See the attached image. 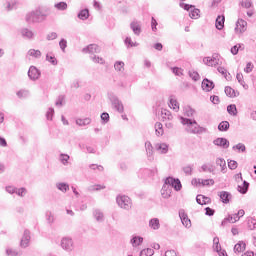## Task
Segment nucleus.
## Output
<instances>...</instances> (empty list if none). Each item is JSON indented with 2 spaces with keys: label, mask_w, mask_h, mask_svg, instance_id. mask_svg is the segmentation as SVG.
I'll return each mask as SVG.
<instances>
[{
  "label": "nucleus",
  "mask_w": 256,
  "mask_h": 256,
  "mask_svg": "<svg viewBox=\"0 0 256 256\" xmlns=\"http://www.w3.org/2000/svg\"><path fill=\"white\" fill-rule=\"evenodd\" d=\"M185 175H193V165H187L182 168Z\"/></svg>",
  "instance_id": "nucleus-51"
},
{
  "label": "nucleus",
  "mask_w": 256,
  "mask_h": 256,
  "mask_svg": "<svg viewBox=\"0 0 256 256\" xmlns=\"http://www.w3.org/2000/svg\"><path fill=\"white\" fill-rule=\"evenodd\" d=\"M60 49L65 53V49H67V40L61 39L59 42Z\"/></svg>",
  "instance_id": "nucleus-61"
},
{
  "label": "nucleus",
  "mask_w": 256,
  "mask_h": 256,
  "mask_svg": "<svg viewBox=\"0 0 256 256\" xmlns=\"http://www.w3.org/2000/svg\"><path fill=\"white\" fill-rule=\"evenodd\" d=\"M235 31H239V33H245L247 31V21L243 19H238L236 22Z\"/></svg>",
  "instance_id": "nucleus-12"
},
{
  "label": "nucleus",
  "mask_w": 256,
  "mask_h": 256,
  "mask_svg": "<svg viewBox=\"0 0 256 256\" xmlns=\"http://www.w3.org/2000/svg\"><path fill=\"white\" fill-rule=\"evenodd\" d=\"M238 191L239 193H242V195H245V193L249 191V182L244 180L242 186L238 185Z\"/></svg>",
  "instance_id": "nucleus-29"
},
{
  "label": "nucleus",
  "mask_w": 256,
  "mask_h": 256,
  "mask_svg": "<svg viewBox=\"0 0 256 256\" xmlns=\"http://www.w3.org/2000/svg\"><path fill=\"white\" fill-rule=\"evenodd\" d=\"M91 124L90 118H84V119H77L76 125H79V127H85L87 125Z\"/></svg>",
  "instance_id": "nucleus-33"
},
{
  "label": "nucleus",
  "mask_w": 256,
  "mask_h": 256,
  "mask_svg": "<svg viewBox=\"0 0 256 256\" xmlns=\"http://www.w3.org/2000/svg\"><path fill=\"white\" fill-rule=\"evenodd\" d=\"M28 96H29V92L27 90H20L17 92V97H19V99H23Z\"/></svg>",
  "instance_id": "nucleus-58"
},
{
  "label": "nucleus",
  "mask_w": 256,
  "mask_h": 256,
  "mask_svg": "<svg viewBox=\"0 0 256 256\" xmlns=\"http://www.w3.org/2000/svg\"><path fill=\"white\" fill-rule=\"evenodd\" d=\"M170 107H172L174 111H179V102H177V100H175L174 98H171Z\"/></svg>",
  "instance_id": "nucleus-49"
},
{
  "label": "nucleus",
  "mask_w": 256,
  "mask_h": 256,
  "mask_svg": "<svg viewBox=\"0 0 256 256\" xmlns=\"http://www.w3.org/2000/svg\"><path fill=\"white\" fill-rule=\"evenodd\" d=\"M28 77L31 79V81H37V79L41 77V71H39L37 67L31 66L28 70Z\"/></svg>",
  "instance_id": "nucleus-7"
},
{
  "label": "nucleus",
  "mask_w": 256,
  "mask_h": 256,
  "mask_svg": "<svg viewBox=\"0 0 256 256\" xmlns=\"http://www.w3.org/2000/svg\"><path fill=\"white\" fill-rule=\"evenodd\" d=\"M29 241H31V232L29 230H25L20 242V247L27 249V247H29Z\"/></svg>",
  "instance_id": "nucleus-9"
},
{
  "label": "nucleus",
  "mask_w": 256,
  "mask_h": 256,
  "mask_svg": "<svg viewBox=\"0 0 256 256\" xmlns=\"http://www.w3.org/2000/svg\"><path fill=\"white\" fill-rule=\"evenodd\" d=\"M56 187L59 191H61L62 193H67L69 191V184L65 183V182H60L56 184Z\"/></svg>",
  "instance_id": "nucleus-28"
},
{
  "label": "nucleus",
  "mask_w": 256,
  "mask_h": 256,
  "mask_svg": "<svg viewBox=\"0 0 256 256\" xmlns=\"http://www.w3.org/2000/svg\"><path fill=\"white\" fill-rule=\"evenodd\" d=\"M155 133L157 137H161V135H163V124L160 122H156L155 124Z\"/></svg>",
  "instance_id": "nucleus-36"
},
{
  "label": "nucleus",
  "mask_w": 256,
  "mask_h": 256,
  "mask_svg": "<svg viewBox=\"0 0 256 256\" xmlns=\"http://www.w3.org/2000/svg\"><path fill=\"white\" fill-rule=\"evenodd\" d=\"M90 59L93 61V63H99L100 65H104L105 64V60L99 56H90Z\"/></svg>",
  "instance_id": "nucleus-47"
},
{
  "label": "nucleus",
  "mask_w": 256,
  "mask_h": 256,
  "mask_svg": "<svg viewBox=\"0 0 256 256\" xmlns=\"http://www.w3.org/2000/svg\"><path fill=\"white\" fill-rule=\"evenodd\" d=\"M130 28L132 29L134 35H141V24L137 21H133L130 23Z\"/></svg>",
  "instance_id": "nucleus-19"
},
{
  "label": "nucleus",
  "mask_w": 256,
  "mask_h": 256,
  "mask_svg": "<svg viewBox=\"0 0 256 256\" xmlns=\"http://www.w3.org/2000/svg\"><path fill=\"white\" fill-rule=\"evenodd\" d=\"M189 77L192 78V81H199V79H201L197 71H189Z\"/></svg>",
  "instance_id": "nucleus-52"
},
{
  "label": "nucleus",
  "mask_w": 256,
  "mask_h": 256,
  "mask_svg": "<svg viewBox=\"0 0 256 256\" xmlns=\"http://www.w3.org/2000/svg\"><path fill=\"white\" fill-rule=\"evenodd\" d=\"M229 127H230V124H229L228 121H222L218 125V130H220V131H229Z\"/></svg>",
  "instance_id": "nucleus-40"
},
{
  "label": "nucleus",
  "mask_w": 256,
  "mask_h": 256,
  "mask_svg": "<svg viewBox=\"0 0 256 256\" xmlns=\"http://www.w3.org/2000/svg\"><path fill=\"white\" fill-rule=\"evenodd\" d=\"M201 169L204 173H212V175H215V166L212 164H203L201 166Z\"/></svg>",
  "instance_id": "nucleus-25"
},
{
  "label": "nucleus",
  "mask_w": 256,
  "mask_h": 256,
  "mask_svg": "<svg viewBox=\"0 0 256 256\" xmlns=\"http://www.w3.org/2000/svg\"><path fill=\"white\" fill-rule=\"evenodd\" d=\"M46 61H49L51 65H57V58H55V56H50L49 54H47Z\"/></svg>",
  "instance_id": "nucleus-60"
},
{
  "label": "nucleus",
  "mask_w": 256,
  "mask_h": 256,
  "mask_svg": "<svg viewBox=\"0 0 256 256\" xmlns=\"http://www.w3.org/2000/svg\"><path fill=\"white\" fill-rule=\"evenodd\" d=\"M22 37H25V39H33V31L23 28L21 31Z\"/></svg>",
  "instance_id": "nucleus-34"
},
{
  "label": "nucleus",
  "mask_w": 256,
  "mask_h": 256,
  "mask_svg": "<svg viewBox=\"0 0 256 256\" xmlns=\"http://www.w3.org/2000/svg\"><path fill=\"white\" fill-rule=\"evenodd\" d=\"M116 203L118 207L121 209H125L126 211L131 210V207H133V202L131 201V198L126 195L117 196Z\"/></svg>",
  "instance_id": "nucleus-3"
},
{
  "label": "nucleus",
  "mask_w": 256,
  "mask_h": 256,
  "mask_svg": "<svg viewBox=\"0 0 256 256\" xmlns=\"http://www.w3.org/2000/svg\"><path fill=\"white\" fill-rule=\"evenodd\" d=\"M213 249L216 253H219V249H221V244L219 243V237H214L213 239Z\"/></svg>",
  "instance_id": "nucleus-42"
},
{
  "label": "nucleus",
  "mask_w": 256,
  "mask_h": 256,
  "mask_svg": "<svg viewBox=\"0 0 256 256\" xmlns=\"http://www.w3.org/2000/svg\"><path fill=\"white\" fill-rule=\"evenodd\" d=\"M111 103H112L114 109H116V111H118V113H123V111H125V108L123 107V102H121V100H119V98L117 96H113L111 98Z\"/></svg>",
  "instance_id": "nucleus-8"
},
{
  "label": "nucleus",
  "mask_w": 256,
  "mask_h": 256,
  "mask_svg": "<svg viewBox=\"0 0 256 256\" xmlns=\"http://www.w3.org/2000/svg\"><path fill=\"white\" fill-rule=\"evenodd\" d=\"M172 73H174V75H177L178 77H181V75H183V69L179 68V67H173L171 68Z\"/></svg>",
  "instance_id": "nucleus-57"
},
{
  "label": "nucleus",
  "mask_w": 256,
  "mask_h": 256,
  "mask_svg": "<svg viewBox=\"0 0 256 256\" xmlns=\"http://www.w3.org/2000/svg\"><path fill=\"white\" fill-rule=\"evenodd\" d=\"M225 94L227 97H230L231 99H234V97H239V92L235 91L231 86L225 87Z\"/></svg>",
  "instance_id": "nucleus-20"
},
{
  "label": "nucleus",
  "mask_w": 256,
  "mask_h": 256,
  "mask_svg": "<svg viewBox=\"0 0 256 256\" xmlns=\"http://www.w3.org/2000/svg\"><path fill=\"white\" fill-rule=\"evenodd\" d=\"M78 19H81V21H86V19H89V9L85 8L81 10L78 13Z\"/></svg>",
  "instance_id": "nucleus-27"
},
{
  "label": "nucleus",
  "mask_w": 256,
  "mask_h": 256,
  "mask_svg": "<svg viewBox=\"0 0 256 256\" xmlns=\"http://www.w3.org/2000/svg\"><path fill=\"white\" fill-rule=\"evenodd\" d=\"M60 245H61V248L64 251H67L68 253H71V251H73V249L75 248L73 238H71V237H63L61 239Z\"/></svg>",
  "instance_id": "nucleus-5"
},
{
  "label": "nucleus",
  "mask_w": 256,
  "mask_h": 256,
  "mask_svg": "<svg viewBox=\"0 0 256 256\" xmlns=\"http://www.w3.org/2000/svg\"><path fill=\"white\" fill-rule=\"evenodd\" d=\"M165 181L166 185H169L171 189L176 191H181V189H183V185L181 184V180H179V178L169 176L165 179Z\"/></svg>",
  "instance_id": "nucleus-4"
},
{
  "label": "nucleus",
  "mask_w": 256,
  "mask_h": 256,
  "mask_svg": "<svg viewBox=\"0 0 256 256\" xmlns=\"http://www.w3.org/2000/svg\"><path fill=\"white\" fill-rule=\"evenodd\" d=\"M157 25H158V23H157V20L155 19V17H152L151 18V28H152V31H157Z\"/></svg>",
  "instance_id": "nucleus-63"
},
{
  "label": "nucleus",
  "mask_w": 256,
  "mask_h": 256,
  "mask_svg": "<svg viewBox=\"0 0 256 256\" xmlns=\"http://www.w3.org/2000/svg\"><path fill=\"white\" fill-rule=\"evenodd\" d=\"M171 193H173V189L169 184H167V181L165 180L164 185L161 189V195L163 199H169V197H171Z\"/></svg>",
  "instance_id": "nucleus-10"
},
{
  "label": "nucleus",
  "mask_w": 256,
  "mask_h": 256,
  "mask_svg": "<svg viewBox=\"0 0 256 256\" xmlns=\"http://www.w3.org/2000/svg\"><path fill=\"white\" fill-rule=\"evenodd\" d=\"M241 47H243V44H236L230 49V52L232 53V55H237Z\"/></svg>",
  "instance_id": "nucleus-54"
},
{
  "label": "nucleus",
  "mask_w": 256,
  "mask_h": 256,
  "mask_svg": "<svg viewBox=\"0 0 256 256\" xmlns=\"http://www.w3.org/2000/svg\"><path fill=\"white\" fill-rule=\"evenodd\" d=\"M92 215L98 223H103V221H105V214L101 209H94Z\"/></svg>",
  "instance_id": "nucleus-15"
},
{
  "label": "nucleus",
  "mask_w": 256,
  "mask_h": 256,
  "mask_svg": "<svg viewBox=\"0 0 256 256\" xmlns=\"http://www.w3.org/2000/svg\"><path fill=\"white\" fill-rule=\"evenodd\" d=\"M215 27L218 29V31H222V29L225 27V15L217 16Z\"/></svg>",
  "instance_id": "nucleus-17"
},
{
  "label": "nucleus",
  "mask_w": 256,
  "mask_h": 256,
  "mask_svg": "<svg viewBox=\"0 0 256 256\" xmlns=\"http://www.w3.org/2000/svg\"><path fill=\"white\" fill-rule=\"evenodd\" d=\"M240 217L237 216V214H233V215H229L227 218H225L221 225L223 227H225V225H227V223H237V221H239Z\"/></svg>",
  "instance_id": "nucleus-18"
},
{
  "label": "nucleus",
  "mask_w": 256,
  "mask_h": 256,
  "mask_svg": "<svg viewBox=\"0 0 256 256\" xmlns=\"http://www.w3.org/2000/svg\"><path fill=\"white\" fill-rule=\"evenodd\" d=\"M252 5L251 0H242L241 2V6L244 7V9H251Z\"/></svg>",
  "instance_id": "nucleus-59"
},
{
  "label": "nucleus",
  "mask_w": 256,
  "mask_h": 256,
  "mask_svg": "<svg viewBox=\"0 0 256 256\" xmlns=\"http://www.w3.org/2000/svg\"><path fill=\"white\" fill-rule=\"evenodd\" d=\"M145 149H146L148 160L153 161V145L149 141L145 143Z\"/></svg>",
  "instance_id": "nucleus-21"
},
{
  "label": "nucleus",
  "mask_w": 256,
  "mask_h": 256,
  "mask_svg": "<svg viewBox=\"0 0 256 256\" xmlns=\"http://www.w3.org/2000/svg\"><path fill=\"white\" fill-rule=\"evenodd\" d=\"M156 151H160V153L165 155L169 151V145L166 143L156 144Z\"/></svg>",
  "instance_id": "nucleus-24"
},
{
  "label": "nucleus",
  "mask_w": 256,
  "mask_h": 256,
  "mask_svg": "<svg viewBox=\"0 0 256 256\" xmlns=\"http://www.w3.org/2000/svg\"><path fill=\"white\" fill-rule=\"evenodd\" d=\"M125 63L123 61H117L114 64V69L115 71H124Z\"/></svg>",
  "instance_id": "nucleus-46"
},
{
  "label": "nucleus",
  "mask_w": 256,
  "mask_h": 256,
  "mask_svg": "<svg viewBox=\"0 0 256 256\" xmlns=\"http://www.w3.org/2000/svg\"><path fill=\"white\" fill-rule=\"evenodd\" d=\"M16 195H18V197H25V195H27V188L22 187L17 189L16 188Z\"/></svg>",
  "instance_id": "nucleus-50"
},
{
  "label": "nucleus",
  "mask_w": 256,
  "mask_h": 256,
  "mask_svg": "<svg viewBox=\"0 0 256 256\" xmlns=\"http://www.w3.org/2000/svg\"><path fill=\"white\" fill-rule=\"evenodd\" d=\"M202 89H203V91H206V92L213 91V89H215V83H213V81L205 78L202 81Z\"/></svg>",
  "instance_id": "nucleus-14"
},
{
  "label": "nucleus",
  "mask_w": 256,
  "mask_h": 256,
  "mask_svg": "<svg viewBox=\"0 0 256 256\" xmlns=\"http://www.w3.org/2000/svg\"><path fill=\"white\" fill-rule=\"evenodd\" d=\"M228 167H229V169H231V170L237 169V161H235V160H230V161L228 162Z\"/></svg>",
  "instance_id": "nucleus-64"
},
{
  "label": "nucleus",
  "mask_w": 256,
  "mask_h": 256,
  "mask_svg": "<svg viewBox=\"0 0 256 256\" xmlns=\"http://www.w3.org/2000/svg\"><path fill=\"white\" fill-rule=\"evenodd\" d=\"M58 11H67V2H58L54 5Z\"/></svg>",
  "instance_id": "nucleus-37"
},
{
  "label": "nucleus",
  "mask_w": 256,
  "mask_h": 256,
  "mask_svg": "<svg viewBox=\"0 0 256 256\" xmlns=\"http://www.w3.org/2000/svg\"><path fill=\"white\" fill-rule=\"evenodd\" d=\"M180 121L182 125H186V131L188 133H192V135H203V133H207V128L201 127L197 120H192L185 117H180Z\"/></svg>",
  "instance_id": "nucleus-1"
},
{
  "label": "nucleus",
  "mask_w": 256,
  "mask_h": 256,
  "mask_svg": "<svg viewBox=\"0 0 256 256\" xmlns=\"http://www.w3.org/2000/svg\"><path fill=\"white\" fill-rule=\"evenodd\" d=\"M82 53H101V48L97 44H90L82 49Z\"/></svg>",
  "instance_id": "nucleus-13"
},
{
  "label": "nucleus",
  "mask_w": 256,
  "mask_h": 256,
  "mask_svg": "<svg viewBox=\"0 0 256 256\" xmlns=\"http://www.w3.org/2000/svg\"><path fill=\"white\" fill-rule=\"evenodd\" d=\"M218 196L220 197L222 203L226 205L231 201V199H233V195H231V192L228 191H221L218 193Z\"/></svg>",
  "instance_id": "nucleus-11"
},
{
  "label": "nucleus",
  "mask_w": 256,
  "mask_h": 256,
  "mask_svg": "<svg viewBox=\"0 0 256 256\" xmlns=\"http://www.w3.org/2000/svg\"><path fill=\"white\" fill-rule=\"evenodd\" d=\"M216 165L218 167H221L222 173H225V169H227V162H225V159L223 158H217L216 159Z\"/></svg>",
  "instance_id": "nucleus-30"
},
{
  "label": "nucleus",
  "mask_w": 256,
  "mask_h": 256,
  "mask_svg": "<svg viewBox=\"0 0 256 256\" xmlns=\"http://www.w3.org/2000/svg\"><path fill=\"white\" fill-rule=\"evenodd\" d=\"M217 147H222V149H229V140L226 138H217L213 141Z\"/></svg>",
  "instance_id": "nucleus-16"
},
{
  "label": "nucleus",
  "mask_w": 256,
  "mask_h": 256,
  "mask_svg": "<svg viewBox=\"0 0 256 256\" xmlns=\"http://www.w3.org/2000/svg\"><path fill=\"white\" fill-rule=\"evenodd\" d=\"M233 149H237L238 151H241L242 153H245L247 151V148L245 147V144L238 143L237 145L233 146Z\"/></svg>",
  "instance_id": "nucleus-56"
},
{
  "label": "nucleus",
  "mask_w": 256,
  "mask_h": 256,
  "mask_svg": "<svg viewBox=\"0 0 256 256\" xmlns=\"http://www.w3.org/2000/svg\"><path fill=\"white\" fill-rule=\"evenodd\" d=\"M53 115H55V109L49 108L46 113V118L48 119V121H53Z\"/></svg>",
  "instance_id": "nucleus-55"
},
{
  "label": "nucleus",
  "mask_w": 256,
  "mask_h": 256,
  "mask_svg": "<svg viewBox=\"0 0 256 256\" xmlns=\"http://www.w3.org/2000/svg\"><path fill=\"white\" fill-rule=\"evenodd\" d=\"M69 159H70V156L68 154H60V161L62 165H68Z\"/></svg>",
  "instance_id": "nucleus-48"
},
{
  "label": "nucleus",
  "mask_w": 256,
  "mask_h": 256,
  "mask_svg": "<svg viewBox=\"0 0 256 256\" xmlns=\"http://www.w3.org/2000/svg\"><path fill=\"white\" fill-rule=\"evenodd\" d=\"M246 244L244 242H238L235 246H234V252L235 253H243V250L245 249Z\"/></svg>",
  "instance_id": "nucleus-35"
},
{
  "label": "nucleus",
  "mask_w": 256,
  "mask_h": 256,
  "mask_svg": "<svg viewBox=\"0 0 256 256\" xmlns=\"http://www.w3.org/2000/svg\"><path fill=\"white\" fill-rule=\"evenodd\" d=\"M101 121H103V123H109V113H107V112L102 113Z\"/></svg>",
  "instance_id": "nucleus-62"
},
{
  "label": "nucleus",
  "mask_w": 256,
  "mask_h": 256,
  "mask_svg": "<svg viewBox=\"0 0 256 256\" xmlns=\"http://www.w3.org/2000/svg\"><path fill=\"white\" fill-rule=\"evenodd\" d=\"M236 79H237L238 83H240L242 85V87L244 89H248L249 86H247V84H245V80H243V74L237 73Z\"/></svg>",
  "instance_id": "nucleus-44"
},
{
  "label": "nucleus",
  "mask_w": 256,
  "mask_h": 256,
  "mask_svg": "<svg viewBox=\"0 0 256 256\" xmlns=\"http://www.w3.org/2000/svg\"><path fill=\"white\" fill-rule=\"evenodd\" d=\"M149 227H150L151 229H153L154 231H157V230L161 227V224L159 223L158 218H152V219H150V221H149Z\"/></svg>",
  "instance_id": "nucleus-23"
},
{
  "label": "nucleus",
  "mask_w": 256,
  "mask_h": 256,
  "mask_svg": "<svg viewBox=\"0 0 256 256\" xmlns=\"http://www.w3.org/2000/svg\"><path fill=\"white\" fill-rule=\"evenodd\" d=\"M46 220L51 225L55 221V217L53 216V213L51 211L46 212Z\"/></svg>",
  "instance_id": "nucleus-53"
},
{
  "label": "nucleus",
  "mask_w": 256,
  "mask_h": 256,
  "mask_svg": "<svg viewBox=\"0 0 256 256\" xmlns=\"http://www.w3.org/2000/svg\"><path fill=\"white\" fill-rule=\"evenodd\" d=\"M17 5H19L17 0H9L6 5L7 11H13V9L17 8Z\"/></svg>",
  "instance_id": "nucleus-32"
},
{
  "label": "nucleus",
  "mask_w": 256,
  "mask_h": 256,
  "mask_svg": "<svg viewBox=\"0 0 256 256\" xmlns=\"http://www.w3.org/2000/svg\"><path fill=\"white\" fill-rule=\"evenodd\" d=\"M7 256H21V252L17 251L16 249L8 248L6 249Z\"/></svg>",
  "instance_id": "nucleus-45"
},
{
  "label": "nucleus",
  "mask_w": 256,
  "mask_h": 256,
  "mask_svg": "<svg viewBox=\"0 0 256 256\" xmlns=\"http://www.w3.org/2000/svg\"><path fill=\"white\" fill-rule=\"evenodd\" d=\"M203 63L208 67H216V65H219V54H213L212 57H204Z\"/></svg>",
  "instance_id": "nucleus-6"
},
{
  "label": "nucleus",
  "mask_w": 256,
  "mask_h": 256,
  "mask_svg": "<svg viewBox=\"0 0 256 256\" xmlns=\"http://www.w3.org/2000/svg\"><path fill=\"white\" fill-rule=\"evenodd\" d=\"M227 112L229 113V115H232L233 117H237V105L235 104H230L227 106Z\"/></svg>",
  "instance_id": "nucleus-31"
},
{
  "label": "nucleus",
  "mask_w": 256,
  "mask_h": 256,
  "mask_svg": "<svg viewBox=\"0 0 256 256\" xmlns=\"http://www.w3.org/2000/svg\"><path fill=\"white\" fill-rule=\"evenodd\" d=\"M199 13H201V10L197 9V8H193L190 12H189V17H191V19H199Z\"/></svg>",
  "instance_id": "nucleus-38"
},
{
  "label": "nucleus",
  "mask_w": 256,
  "mask_h": 256,
  "mask_svg": "<svg viewBox=\"0 0 256 256\" xmlns=\"http://www.w3.org/2000/svg\"><path fill=\"white\" fill-rule=\"evenodd\" d=\"M45 15L41 11V9H36L26 15L27 23H41L43 21Z\"/></svg>",
  "instance_id": "nucleus-2"
},
{
  "label": "nucleus",
  "mask_w": 256,
  "mask_h": 256,
  "mask_svg": "<svg viewBox=\"0 0 256 256\" xmlns=\"http://www.w3.org/2000/svg\"><path fill=\"white\" fill-rule=\"evenodd\" d=\"M28 55H30V57H35V59H39V57H41V51L35 50V49H30L28 51Z\"/></svg>",
  "instance_id": "nucleus-43"
},
{
  "label": "nucleus",
  "mask_w": 256,
  "mask_h": 256,
  "mask_svg": "<svg viewBox=\"0 0 256 256\" xmlns=\"http://www.w3.org/2000/svg\"><path fill=\"white\" fill-rule=\"evenodd\" d=\"M198 183H201V185H203V187H209V185H215V180H213V179H206V180L198 179Z\"/></svg>",
  "instance_id": "nucleus-39"
},
{
  "label": "nucleus",
  "mask_w": 256,
  "mask_h": 256,
  "mask_svg": "<svg viewBox=\"0 0 256 256\" xmlns=\"http://www.w3.org/2000/svg\"><path fill=\"white\" fill-rule=\"evenodd\" d=\"M161 117L163 121H172L173 120V114H171V111L167 109L161 110Z\"/></svg>",
  "instance_id": "nucleus-22"
},
{
  "label": "nucleus",
  "mask_w": 256,
  "mask_h": 256,
  "mask_svg": "<svg viewBox=\"0 0 256 256\" xmlns=\"http://www.w3.org/2000/svg\"><path fill=\"white\" fill-rule=\"evenodd\" d=\"M153 255H155V250L151 248L143 249L140 252V256H153Z\"/></svg>",
  "instance_id": "nucleus-41"
},
{
  "label": "nucleus",
  "mask_w": 256,
  "mask_h": 256,
  "mask_svg": "<svg viewBox=\"0 0 256 256\" xmlns=\"http://www.w3.org/2000/svg\"><path fill=\"white\" fill-rule=\"evenodd\" d=\"M130 243L132 247H139L141 243H143V237L141 236H133L132 239L130 240Z\"/></svg>",
  "instance_id": "nucleus-26"
}]
</instances>
